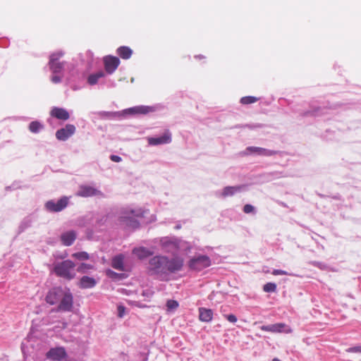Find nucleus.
Here are the masks:
<instances>
[{"mask_svg":"<svg viewBox=\"0 0 361 361\" xmlns=\"http://www.w3.org/2000/svg\"><path fill=\"white\" fill-rule=\"evenodd\" d=\"M75 267L73 261L66 259L54 264L53 271L57 276L71 281L75 277L73 271Z\"/></svg>","mask_w":361,"mask_h":361,"instance_id":"nucleus-1","label":"nucleus"},{"mask_svg":"<svg viewBox=\"0 0 361 361\" xmlns=\"http://www.w3.org/2000/svg\"><path fill=\"white\" fill-rule=\"evenodd\" d=\"M166 262L167 257L154 256L149 261L148 271L150 274H166Z\"/></svg>","mask_w":361,"mask_h":361,"instance_id":"nucleus-2","label":"nucleus"},{"mask_svg":"<svg viewBox=\"0 0 361 361\" xmlns=\"http://www.w3.org/2000/svg\"><path fill=\"white\" fill-rule=\"evenodd\" d=\"M144 215V211L142 209H126L125 210L122 216H121V221L128 227L136 228L139 227V222L135 217H142Z\"/></svg>","mask_w":361,"mask_h":361,"instance_id":"nucleus-3","label":"nucleus"},{"mask_svg":"<svg viewBox=\"0 0 361 361\" xmlns=\"http://www.w3.org/2000/svg\"><path fill=\"white\" fill-rule=\"evenodd\" d=\"M57 307L58 311L70 312L73 308V298L70 291L64 290Z\"/></svg>","mask_w":361,"mask_h":361,"instance_id":"nucleus-4","label":"nucleus"},{"mask_svg":"<svg viewBox=\"0 0 361 361\" xmlns=\"http://www.w3.org/2000/svg\"><path fill=\"white\" fill-rule=\"evenodd\" d=\"M210 265V259L206 255H201L193 258L190 259L189 262L190 268L197 271H200L204 268L209 267Z\"/></svg>","mask_w":361,"mask_h":361,"instance_id":"nucleus-5","label":"nucleus"},{"mask_svg":"<svg viewBox=\"0 0 361 361\" xmlns=\"http://www.w3.org/2000/svg\"><path fill=\"white\" fill-rule=\"evenodd\" d=\"M184 260L182 257L176 256L171 259L167 257V262H166V272L176 273L183 269Z\"/></svg>","mask_w":361,"mask_h":361,"instance_id":"nucleus-6","label":"nucleus"},{"mask_svg":"<svg viewBox=\"0 0 361 361\" xmlns=\"http://www.w3.org/2000/svg\"><path fill=\"white\" fill-rule=\"evenodd\" d=\"M64 290L60 287H56L51 289L47 294L45 300L51 305H56L59 302L61 297H63Z\"/></svg>","mask_w":361,"mask_h":361,"instance_id":"nucleus-7","label":"nucleus"},{"mask_svg":"<svg viewBox=\"0 0 361 361\" xmlns=\"http://www.w3.org/2000/svg\"><path fill=\"white\" fill-rule=\"evenodd\" d=\"M68 200L66 197H63L56 202L53 200L48 201L46 204V209L52 212H59L66 208L68 205Z\"/></svg>","mask_w":361,"mask_h":361,"instance_id":"nucleus-8","label":"nucleus"},{"mask_svg":"<svg viewBox=\"0 0 361 361\" xmlns=\"http://www.w3.org/2000/svg\"><path fill=\"white\" fill-rule=\"evenodd\" d=\"M47 358L53 361L66 360L67 353L63 347L51 348L46 354Z\"/></svg>","mask_w":361,"mask_h":361,"instance_id":"nucleus-9","label":"nucleus"},{"mask_svg":"<svg viewBox=\"0 0 361 361\" xmlns=\"http://www.w3.org/2000/svg\"><path fill=\"white\" fill-rule=\"evenodd\" d=\"M261 330L271 333H291L292 330L284 323H277L270 325H264L260 327Z\"/></svg>","mask_w":361,"mask_h":361,"instance_id":"nucleus-10","label":"nucleus"},{"mask_svg":"<svg viewBox=\"0 0 361 361\" xmlns=\"http://www.w3.org/2000/svg\"><path fill=\"white\" fill-rule=\"evenodd\" d=\"M75 126L73 124H67L64 128L56 132V137L59 140L65 141L75 133Z\"/></svg>","mask_w":361,"mask_h":361,"instance_id":"nucleus-11","label":"nucleus"},{"mask_svg":"<svg viewBox=\"0 0 361 361\" xmlns=\"http://www.w3.org/2000/svg\"><path fill=\"white\" fill-rule=\"evenodd\" d=\"M103 61L105 71L109 74L113 73L120 64L119 59L113 56H106Z\"/></svg>","mask_w":361,"mask_h":361,"instance_id":"nucleus-12","label":"nucleus"},{"mask_svg":"<svg viewBox=\"0 0 361 361\" xmlns=\"http://www.w3.org/2000/svg\"><path fill=\"white\" fill-rule=\"evenodd\" d=\"M77 195L83 197H88L92 196H103L101 191L97 189L89 186V185H81L80 190L77 192Z\"/></svg>","mask_w":361,"mask_h":361,"instance_id":"nucleus-13","label":"nucleus"},{"mask_svg":"<svg viewBox=\"0 0 361 361\" xmlns=\"http://www.w3.org/2000/svg\"><path fill=\"white\" fill-rule=\"evenodd\" d=\"M62 56L61 53H54L50 56L49 68L54 73H59L63 68V63L59 61V58Z\"/></svg>","mask_w":361,"mask_h":361,"instance_id":"nucleus-14","label":"nucleus"},{"mask_svg":"<svg viewBox=\"0 0 361 361\" xmlns=\"http://www.w3.org/2000/svg\"><path fill=\"white\" fill-rule=\"evenodd\" d=\"M147 141L150 145H159L170 143L171 142V134L166 130L163 135L158 137H148Z\"/></svg>","mask_w":361,"mask_h":361,"instance_id":"nucleus-15","label":"nucleus"},{"mask_svg":"<svg viewBox=\"0 0 361 361\" xmlns=\"http://www.w3.org/2000/svg\"><path fill=\"white\" fill-rule=\"evenodd\" d=\"M51 116L62 121H67L70 114L67 110L63 108L54 107L50 111Z\"/></svg>","mask_w":361,"mask_h":361,"instance_id":"nucleus-16","label":"nucleus"},{"mask_svg":"<svg viewBox=\"0 0 361 361\" xmlns=\"http://www.w3.org/2000/svg\"><path fill=\"white\" fill-rule=\"evenodd\" d=\"M246 152L248 154L255 153L262 156H273L277 154L276 151L269 150L265 148L257 147H249L246 149Z\"/></svg>","mask_w":361,"mask_h":361,"instance_id":"nucleus-17","label":"nucleus"},{"mask_svg":"<svg viewBox=\"0 0 361 361\" xmlns=\"http://www.w3.org/2000/svg\"><path fill=\"white\" fill-rule=\"evenodd\" d=\"M76 237L77 235L74 231H68L61 235V240L63 245L70 246L74 243Z\"/></svg>","mask_w":361,"mask_h":361,"instance_id":"nucleus-18","label":"nucleus"},{"mask_svg":"<svg viewBox=\"0 0 361 361\" xmlns=\"http://www.w3.org/2000/svg\"><path fill=\"white\" fill-rule=\"evenodd\" d=\"M96 284V280L88 276H83L78 283V286L82 289L92 288L94 287Z\"/></svg>","mask_w":361,"mask_h":361,"instance_id":"nucleus-19","label":"nucleus"},{"mask_svg":"<svg viewBox=\"0 0 361 361\" xmlns=\"http://www.w3.org/2000/svg\"><path fill=\"white\" fill-rule=\"evenodd\" d=\"M199 318L200 320L204 322H209L213 318V311L211 309L204 307L199 308Z\"/></svg>","mask_w":361,"mask_h":361,"instance_id":"nucleus-20","label":"nucleus"},{"mask_svg":"<svg viewBox=\"0 0 361 361\" xmlns=\"http://www.w3.org/2000/svg\"><path fill=\"white\" fill-rule=\"evenodd\" d=\"M128 112L133 114H147L153 111V108L149 106H137L127 109Z\"/></svg>","mask_w":361,"mask_h":361,"instance_id":"nucleus-21","label":"nucleus"},{"mask_svg":"<svg viewBox=\"0 0 361 361\" xmlns=\"http://www.w3.org/2000/svg\"><path fill=\"white\" fill-rule=\"evenodd\" d=\"M133 253L137 258L142 259L153 255V252L144 247H135L133 250Z\"/></svg>","mask_w":361,"mask_h":361,"instance_id":"nucleus-22","label":"nucleus"},{"mask_svg":"<svg viewBox=\"0 0 361 361\" xmlns=\"http://www.w3.org/2000/svg\"><path fill=\"white\" fill-rule=\"evenodd\" d=\"M244 187H245V185L225 187L221 192V196L223 197H226L228 196H233L236 192H240L243 188H244Z\"/></svg>","mask_w":361,"mask_h":361,"instance_id":"nucleus-23","label":"nucleus"},{"mask_svg":"<svg viewBox=\"0 0 361 361\" xmlns=\"http://www.w3.org/2000/svg\"><path fill=\"white\" fill-rule=\"evenodd\" d=\"M117 54L123 59H128L133 54V50L126 46L120 47L116 50Z\"/></svg>","mask_w":361,"mask_h":361,"instance_id":"nucleus-24","label":"nucleus"},{"mask_svg":"<svg viewBox=\"0 0 361 361\" xmlns=\"http://www.w3.org/2000/svg\"><path fill=\"white\" fill-rule=\"evenodd\" d=\"M123 259H124V257L123 255H118L114 257L111 262L112 267L117 270H119V271H123L124 270Z\"/></svg>","mask_w":361,"mask_h":361,"instance_id":"nucleus-25","label":"nucleus"},{"mask_svg":"<svg viewBox=\"0 0 361 361\" xmlns=\"http://www.w3.org/2000/svg\"><path fill=\"white\" fill-rule=\"evenodd\" d=\"M104 77V73L102 71H99L95 73L91 74L87 78V82L90 85H94L97 83L99 79Z\"/></svg>","mask_w":361,"mask_h":361,"instance_id":"nucleus-26","label":"nucleus"},{"mask_svg":"<svg viewBox=\"0 0 361 361\" xmlns=\"http://www.w3.org/2000/svg\"><path fill=\"white\" fill-rule=\"evenodd\" d=\"M94 267L92 264H87V263H81L77 268L78 272L80 274H86L90 270L94 269Z\"/></svg>","mask_w":361,"mask_h":361,"instance_id":"nucleus-27","label":"nucleus"},{"mask_svg":"<svg viewBox=\"0 0 361 361\" xmlns=\"http://www.w3.org/2000/svg\"><path fill=\"white\" fill-rule=\"evenodd\" d=\"M259 100V98L257 97L245 96V97H243L240 99V102L243 105H247V104L255 103V102H257Z\"/></svg>","mask_w":361,"mask_h":361,"instance_id":"nucleus-28","label":"nucleus"},{"mask_svg":"<svg viewBox=\"0 0 361 361\" xmlns=\"http://www.w3.org/2000/svg\"><path fill=\"white\" fill-rule=\"evenodd\" d=\"M72 257L80 261H85L90 259V255L87 252L82 251L72 254Z\"/></svg>","mask_w":361,"mask_h":361,"instance_id":"nucleus-29","label":"nucleus"},{"mask_svg":"<svg viewBox=\"0 0 361 361\" xmlns=\"http://www.w3.org/2000/svg\"><path fill=\"white\" fill-rule=\"evenodd\" d=\"M42 128L43 126L38 121H32L29 125V130L34 133H38Z\"/></svg>","mask_w":361,"mask_h":361,"instance_id":"nucleus-30","label":"nucleus"},{"mask_svg":"<svg viewBox=\"0 0 361 361\" xmlns=\"http://www.w3.org/2000/svg\"><path fill=\"white\" fill-rule=\"evenodd\" d=\"M263 290L266 293H274L276 290V284L269 282L264 285Z\"/></svg>","mask_w":361,"mask_h":361,"instance_id":"nucleus-31","label":"nucleus"},{"mask_svg":"<svg viewBox=\"0 0 361 361\" xmlns=\"http://www.w3.org/2000/svg\"><path fill=\"white\" fill-rule=\"evenodd\" d=\"M166 307L169 311L176 310L178 307V302L174 300H169L166 302Z\"/></svg>","mask_w":361,"mask_h":361,"instance_id":"nucleus-32","label":"nucleus"},{"mask_svg":"<svg viewBox=\"0 0 361 361\" xmlns=\"http://www.w3.org/2000/svg\"><path fill=\"white\" fill-rule=\"evenodd\" d=\"M346 352L353 353H361V346L349 348L346 350Z\"/></svg>","mask_w":361,"mask_h":361,"instance_id":"nucleus-33","label":"nucleus"},{"mask_svg":"<svg viewBox=\"0 0 361 361\" xmlns=\"http://www.w3.org/2000/svg\"><path fill=\"white\" fill-rule=\"evenodd\" d=\"M224 317L229 322H231V323H235L237 322V317L235 315L233 314H226L224 315Z\"/></svg>","mask_w":361,"mask_h":361,"instance_id":"nucleus-34","label":"nucleus"},{"mask_svg":"<svg viewBox=\"0 0 361 361\" xmlns=\"http://www.w3.org/2000/svg\"><path fill=\"white\" fill-rule=\"evenodd\" d=\"M254 210H255L254 207L249 204H245L243 207V212L246 214L253 212Z\"/></svg>","mask_w":361,"mask_h":361,"instance_id":"nucleus-35","label":"nucleus"},{"mask_svg":"<svg viewBox=\"0 0 361 361\" xmlns=\"http://www.w3.org/2000/svg\"><path fill=\"white\" fill-rule=\"evenodd\" d=\"M272 274L274 276L277 275H288V272L281 269H274L272 271Z\"/></svg>","mask_w":361,"mask_h":361,"instance_id":"nucleus-36","label":"nucleus"},{"mask_svg":"<svg viewBox=\"0 0 361 361\" xmlns=\"http://www.w3.org/2000/svg\"><path fill=\"white\" fill-rule=\"evenodd\" d=\"M125 310H126V308L122 306V305H119L118 307V315L119 317H123L124 314H125Z\"/></svg>","mask_w":361,"mask_h":361,"instance_id":"nucleus-37","label":"nucleus"},{"mask_svg":"<svg viewBox=\"0 0 361 361\" xmlns=\"http://www.w3.org/2000/svg\"><path fill=\"white\" fill-rule=\"evenodd\" d=\"M110 159L114 162H120L121 161V158L119 156L114 154L110 156Z\"/></svg>","mask_w":361,"mask_h":361,"instance_id":"nucleus-38","label":"nucleus"},{"mask_svg":"<svg viewBox=\"0 0 361 361\" xmlns=\"http://www.w3.org/2000/svg\"><path fill=\"white\" fill-rule=\"evenodd\" d=\"M51 80L54 83H59L61 82V78L59 75H54L51 77Z\"/></svg>","mask_w":361,"mask_h":361,"instance_id":"nucleus-39","label":"nucleus"},{"mask_svg":"<svg viewBox=\"0 0 361 361\" xmlns=\"http://www.w3.org/2000/svg\"><path fill=\"white\" fill-rule=\"evenodd\" d=\"M135 305L136 307H140V308H145V307H147V305H142L139 302H135Z\"/></svg>","mask_w":361,"mask_h":361,"instance_id":"nucleus-40","label":"nucleus"},{"mask_svg":"<svg viewBox=\"0 0 361 361\" xmlns=\"http://www.w3.org/2000/svg\"><path fill=\"white\" fill-rule=\"evenodd\" d=\"M107 274L109 275V276H113V275H116V274L111 270H109L107 271Z\"/></svg>","mask_w":361,"mask_h":361,"instance_id":"nucleus-41","label":"nucleus"}]
</instances>
